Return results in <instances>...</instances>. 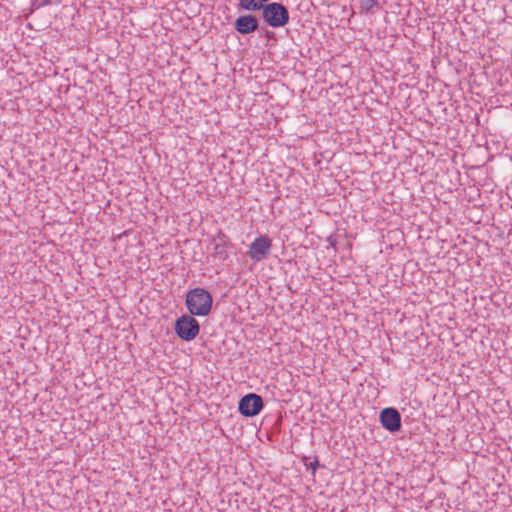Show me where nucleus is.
<instances>
[{"instance_id":"nucleus-1","label":"nucleus","mask_w":512,"mask_h":512,"mask_svg":"<svg viewBox=\"0 0 512 512\" xmlns=\"http://www.w3.org/2000/svg\"><path fill=\"white\" fill-rule=\"evenodd\" d=\"M191 315L206 316L212 308V295L204 288H194L187 292L185 300Z\"/></svg>"},{"instance_id":"nucleus-2","label":"nucleus","mask_w":512,"mask_h":512,"mask_svg":"<svg viewBox=\"0 0 512 512\" xmlns=\"http://www.w3.org/2000/svg\"><path fill=\"white\" fill-rule=\"evenodd\" d=\"M265 22L274 28L283 27L289 22V12L281 3H267L262 10Z\"/></svg>"},{"instance_id":"nucleus-3","label":"nucleus","mask_w":512,"mask_h":512,"mask_svg":"<svg viewBox=\"0 0 512 512\" xmlns=\"http://www.w3.org/2000/svg\"><path fill=\"white\" fill-rule=\"evenodd\" d=\"M200 326L198 321L191 315H183L177 319L175 331L178 337L184 341H191L199 334Z\"/></svg>"},{"instance_id":"nucleus-4","label":"nucleus","mask_w":512,"mask_h":512,"mask_svg":"<svg viewBox=\"0 0 512 512\" xmlns=\"http://www.w3.org/2000/svg\"><path fill=\"white\" fill-rule=\"evenodd\" d=\"M263 407L264 404L262 398L254 393H250L242 397L238 405L239 412L245 417L258 415Z\"/></svg>"},{"instance_id":"nucleus-5","label":"nucleus","mask_w":512,"mask_h":512,"mask_svg":"<svg viewBox=\"0 0 512 512\" xmlns=\"http://www.w3.org/2000/svg\"><path fill=\"white\" fill-rule=\"evenodd\" d=\"M272 241L267 236L257 237L249 246V257L254 261L266 259L271 251Z\"/></svg>"},{"instance_id":"nucleus-6","label":"nucleus","mask_w":512,"mask_h":512,"mask_svg":"<svg viewBox=\"0 0 512 512\" xmlns=\"http://www.w3.org/2000/svg\"><path fill=\"white\" fill-rule=\"evenodd\" d=\"M382 426L390 431L397 432L401 428V416L395 408H384L380 413Z\"/></svg>"},{"instance_id":"nucleus-7","label":"nucleus","mask_w":512,"mask_h":512,"mask_svg":"<svg viewBox=\"0 0 512 512\" xmlns=\"http://www.w3.org/2000/svg\"><path fill=\"white\" fill-rule=\"evenodd\" d=\"M258 20L253 15H241L234 23L235 30L240 34L246 35L258 29Z\"/></svg>"},{"instance_id":"nucleus-8","label":"nucleus","mask_w":512,"mask_h":512,"mask_svg":"<svg viewBox=\"0 0 512 512\" xmlns=\"http://www.w3.org/2000/svg\"><path fill=\"white\" fill-rule=\"evenodd\" d=\"M214 255L220 260H225L228 257L227 244L228 238L225 234L219 233L213 239Z\"/></svg>"},{"instance_id":"nucleus-9","label":"nucleus","mask_w":512,"mask_h":512,"mask_svg":"<svg viewBox=\"0 0 512 512\" xmlns=\"http://www.w3.org/2000/svg\"><path fill=\"white\" fill-rule=\"evenodd\" d=\"M269 0H239V7L247 11L263 10Z\"/></svg>"},{"instance_id":"nucleus-10","label":"nucleus","mask_w":512,"mask_h":512,"mask_svg":"<svg viewBox=\"0 0 512 512\" xmlns=\"http://www.w3.org/2000/svg\"><path fill=\"white\" fill-rule=\"evenodd\" d=\"M376 5H377L376 0H362V7L365 8L366 10H370L371 8H373Z\"/></svg>"},{"instance_id":"nucleus-11","label":"nucleus","mask_w":512,"mask_h":512,"mask_svg":"<svg viewBox=\"0 0 512 512\" xmlns=\"http://www.w3.org/2000/svg\"><path fill=\"white\" fill-rule=\"evenodd\" d=\"M317 465H318V461H315L314 463H311V464H310V467H312L313 469H315Z\"/></svg>"}]
</instances>
